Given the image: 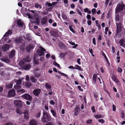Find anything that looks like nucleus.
<instances>
[{"label": "nucleus", "instance_id": "obj_1", "mask_svg": "<svg viewBox=\"0 0 125 125\" xmlns=\"http://www.w3.org/2000/svg\"><path fill=\"white\" fill-rule=\"evenodd\" d=\"M50 120V119L47 113L46 112H43V117L41 119V121L43 123L47 122Z\"/></svg>", "mask_w": 125, "mask_h": 125}, {"label": "nucleus", "instance_id": "obj_2", "mask_svg": "<svg viewBox=\"0 0 125 125\" xmlns=\"http://www.w3.org/2000/svg\"><path fill=\"white\" fill-rule=\"evenodd\" d=\"M124 7L125 5L124 4H118L115 9V12L117 13H119L120 11L123 10Z\"/></svg>", "mask_w": 125, "mask_h": 125}, {"label": "nucleus", "instance_id": "obj_3", "mask_svg": "<svg viewBox=\"0 0 125 125\" xmlns=\"http://www.w3.org/2000/svg\"><path fill=\"white\" fill-rule=\"evenodd\" d=\"M22 97L26 100L31 101L32 99V97L29 94L26 93L22 95Z\"/></svg>", "mask_w": 125, "mask_h": 125}, {"label": "nucleus", "instance_id": "obj_4", "mask_svg": "<svg viewBox=\"0 0 125 125\" xmlns=\"http://www.w3.org/2000/svg\"><path fill=\"white\" fill-rule=\"evenodd\" d=\"M14 103L18 109H21V108L22 104L21 101L19 100H15L14 102Z\"/></svg>", "mask_w": 125, "mask_h": 125}, {"label": "nucleus", "instance_id": "obj_5", "mask_svg": "<svg viewBox=\"0 0 125 125\" xmlns=\"http://www.w3.org/2000/svg\"><path fill=\"white\" fill-rule=\"evenodd\" d=\"M39 48L41 49V50H38L37 51V52L38 55L40 56H41L44 54V53L43 52H45L46 51V50L41 46Z\"/></svg>", "mask_w": 125, "mask_h": 125}, {"label": "nucleus", "instance_id": "obj_6", "mask_svg": "<svg viewBox=\"0 0 125 125\" xmlns=\"http://www.w3.org/2000/svg\"><path fill=\"white\" fill-rule=\"evenodd\" d=\"M32 22L36 25H38L40 23V20L38 18L36 17H31Z\"/></svg>", "mask_w": 125, "mask_h": 125}, {"label": "nucleus", "instance_id": "obj_7", "mask_svg": "<svg viewBox=\"0 0 125 125\" xmlns=\"http://www.w3.org/2000/svg\"><path fill=\"white\" fill-rule=\"evenodd\" d=\"M8 96L9 97H13L15 95V91L13 89H11L8 92Z\"/></svg>", "mask_w": 125, "mask_h": 125}, {"label": "nucleus", "instance_id": "obj_8", "mask_svg": "<svg viewBox=\"0 0 125 125\" xmlns=\"http://www.w3.org/2000/svg\"><path fill=\"white\" fill-rule=\"evenodd\" d=\"M41 92L40 89H34L33 91V94L36 96H38Z\"/></svg>", "mask_w": 125, "mask_h": 125}, {"label": "nucleus", "instance_id": "obj_9", "mask_svg": "<svg viewBox=\"0 0 125 125\" xmlns=\"http://www.w3.org/2000/svg\"><path fill=\"white\" fill-rule=\"evenodd\" d=\"M39 70V69L38 68H36L35 69L34 71V76L37 78H38L41 75L40 73L37 72Z\"/></svg>", "mask_w": 125, "mask_h": 125}, {"label": "nucleus", "instance_id": "obj_10", "mask_svg": "<svg viewBox=\"0 0 125 125\" xmlns=\"http://www.w3.org/2000/svg\"><path fill=\"white\" fill-rule=\"evenodd\" d=\"M10 46V45L9 44H4L2 47V50L4 52H5L9 49Z\"/></svg>", "mask_w": 125, "mask_h": 125}, {"label": "nucleus", "instance_id": "obj_11", "mask_svg": "<svg viewBox=\"0 0 125 125\" xmlns=\"http://www.w3.org/2000/svg\"><path fill=\"white\" fill-rule=\"evenodd\" d=\"M21 67L24 70H29L31 68L30 65L29 64L21 66Z\"/></svg>", "mask_w": 125, "mask_h": 125}, {"label": "nucleus", "instance_id": "obj_12", "mask_svg": "<svg viewBox=\"0 0 125 125\" xmlns=\"http://www.w3.org/2000/svg\"><path fill=\"white\" fill-rule=\"evenodd\" d=\"M23 39L20 36L17 38L15 40V42L16 43H20L21 42Z\"/></svg>", "mask_w": 125, "mask_h": 125}, {"label": "nucleus", "instance_id": "obj_13", "mask_svg": "<svg viewBox=\"0 0 125 125\" xmlns=\"http://www.w3.org/2000/svg\"><path fill=\"white\" fill-rule=\"evenodd\" d=\"M34 47L33 45L30 44L27 46L26 48V50L27 52H29Z\"/></svg>", "mask_w": 125, "mask_h": 125}, {"label": "nucleus", "instance_id": "obj_14", "mask_svg": "<svg viewBox=\"0 0 125 125\" xmlns=\"http://www.w3.org/2000/svg\"><path fill=\"white\" fill-rule=\"evenodd\" d=\"M47 18L45 16L41 20V22L42 25L45 24L47 22Z\"/></svg>", "mask_w": 125, "mask_h": 125}, {"label": "nucleus", "instance_id": "obj_15", "mask_svg": "<svg viewBox=\"0 0 125 125\" xmlns=\"http://www.w3.org/2000/svg\"><path fill=\"white\" fill-rule=\"evenodd\" d=\"M80 110V108H79L77 107L75 108L74 110V112L73 114L75 116H77Z\"/></svg>", "mask_w": 125, "mask_h": 125}, {"label": "nucleus", "instance_id": "obj_16", "mask_svg": "<svg viewBox=\"0 0 125 125\" xmlns=\"http://www.w3.org/2000/svg\"><path fill=\"white\" fill-rule=\"evenodd\" d=\"M29 125H37L36 121L34 119L31 120L30 122Z\"/></svg>", "mask_w": 125, "mask_h": 125}, {"label": "nucleus", "instance_id": "obj_17", "mask_svg": "<svg viewBox=\"0 0 125 125\" xmlns=\"http://www.w3.org/2000/svg\"><path fill=\"white\" fill-rule=\"evenodd\" d=\"M17 23L18 25L20 27L22 26L23 24V22L20 20H18L17 21Z\"/></svg>", "mask_w": 125, "mask_h": 125}, {"label": "nucleus", "instance_id": "obj_18", "mask_svg": "<svg viewBox=\"0 0 125 125\" xmlns=\"http://www.w3.org/2000/svg\"><path fill=\"white\" fill-rule=\"evenodd\" d=\"M15 50H12L9 54L10 57L11 58L13 57L15 55Z\"/></svg>", "mask_w": 125, "mask_h": 125}, {"label": "nucleus", "instance_id": "obj_19", "mask_svg": "<svg viewBox=\"0 0 125 125\" xmlns=\"http://www.w3.org/2000/svg\"><path fill=\"white\" fill-rule=\"evenodd\" d=\"M23 114H24V119H27L29 118V117L27 112L25 111L23 113Z\"/></svg>", "mask_w": 125, "mask_h": 125}, {"label": "nucleus", "instance_id": "obj_20", "mask_svg": "<svg viewBox=\"0 0 125 125\" xmlns=\"http://www.w3.org/2000/svg\"><path fill=\"white\" fill-rule=\"evenodd\" d=\"M30 79L31 82L33 83H35L37 81V79H36L33 76H31L30 77Z\"/></svg>", "mask_w": 125, "mask_h": 125}, {"label": "nucleus", "instance_id": "obj_21", "mask_svg": "<svg viewBox=\"0 0 125 125\" xmlns=\"http://www.w3.org/2000/svg\"><path fill=\"white\" fill-rule=\"evenodd\" d=\"M50 34L53 36H58L57 32L53 31H51L50 32Z\"/></svg>", "mask_w": 125, "mask_h": 125}, {"label": "nucleus", "instance_id": "obj_22", "mask_svg": "<svg viewBox=\"0 0 125 125\" xmlns=\"http://www.w3.org/2000/svg\"><path fill=\"white\" fill-rule=\"evenodd\" d=\"M12 33V31L10 30H9L6 32V33L4 35L3 37H5L6 36H8L9 35H11Z\"/></svg>", "mask_w": 125, "mask_h": 125}, {"label": "nucleus", "instance_id": "obj_23", "mask_svg": "<svg viewBox=\"0 0 125 125\" xmlns=\"http://www.w3.org/2000/svg\"><path fill=\"white\" fill-rule=\"evenodd\" d=\"M67 54V52H65L64 53H61L60 54L59 57L61 58H62L64 57Z\"/></svg>", "mask_w": 125, "mask_h": 125}, {"label": "nucleus", "instance_id": "obj_24", "mask_svg": "<svg viewBox=\"0 0 125 125\" xmlns=\"http://www.w3.org/2000/svg\"><path fill=\"white\" fill-rule=\"evenodd\" d=\"M74 68V69H78L81 71L82 70V69L81 67L77 65H75Z\"/></svg>", "mask_w": 125, "mask_h": 125}, {"label": "nucleus", "instance_id": "obj_25", "mask_svg": "<svg viewBox=\"0 0 125 125\" xmlns=\"http://www.w3.org/2000/svg\"><path fill=\"white\" fill-rule=\"evenodd\" d=\"M112 78L113 80L115 81V82L118 83L119 82V81L117 79L115 76H113L112 77Z\"/></svg>", "mask_w": 125, "mask_h": 125}, {"label": "nucleus", "instance_id": "obj_26", "mask_svg": "<svg viewBox=\"0 0 125 125\" xmlns=\"http://www.w3.org/2000/svg\"><path fill=\"white\" fill-rule=\"evenodd\" d=\"M116 24L117 27V30L120 29L121 27V24L119 22L118 23H116Z\"/></svg>", "mask_w": 125, "mask_h": 125}, {"label": "nucleus", "instance_id": "obj_27", "mask_svg": "<svg viewBox=\"0 0 125 125\" xmlns=\"http://www.w3.org/2000/svg\"><path fill=\"white\" fill-rule=\"evenodd\" d=\"M59 46L61 48H63L65 46V45L62 42H61L59 43Z\"/></svg>", "mask_w": 125, "mask_h": 125}, {"label": "nucleus", "instance_id": "obj_28", "mask_svg": "<svg viewBox=\"0 0 125 125\" xmlns=\"http://www.w3.org/2000/svg\"><path fill=\"white\" fill-rule=\"evenodd\" d=\"M120 45L122 46H125V41L122 39L120 40Z\"/></svg>", "mask_w": 125, "mask_h": 125}, {"label": "nucleus", "instance_id": "obj_29", "mask_svg": "<svg viewBox=\"0 0 125 125\" xmlns=\"http://www.w3.org/2000/svg\"><path fill=\"white\" fill-rule=\"evenodd\" d=\"M22 80L21 79H19L16 81V85H20L21 84Z\"/></svg>", "mask_w": 125, "mask_h": 125}, {"label": "nucleus", "instance_id": "obj_30", "mask_svg": "<svg viewBox=\"0 0 125 125\" xmlns=\"http://www.w3.org/2000/svg\"><path fill=\"white\" fill-rule=\"evenodd\" d=\"M51 111L52 113L53 116L54 117H56L57 116L56 112L52 109L51 110Z\"/></svg>", "mask_w": 125, "mask_h": 125}, {"label": "nucleus", "instance_id": "obj_31", "mask_svg": "<svg viewBox=\"0 0 125 125\" xmlns=\"http://www.w3.org/2000/svg\"><path fill=\"white\" fill-rule=\"evenodd\" d=\"M35 7L36 8H39L40 9H41L42 8L41 6L38 3L35 4Z\"/></svg>", "mask_w": 125, "mask_h": 125}, {"label": "nucleus", "instance_id": "obj_32", "mask_svg": "<svg viewBox=\"0 0 125 125\" xmlns=\"http://www.w3.org/2000/svg\"><path fill=\"white\" fill-rule=\"evenodd\" d=\"M25 61L26 62H30L31 61V59L29 58L28 56L27 57L25 60Z\"/></svg>", "mask_w": 125, "mask_h": 125}, {"label": "nucleus", "instance_id": "obj_33", "mask_svg": "<svg viewBox=\"0 0 125 125\" xmlns=\"http://www.w3.org/2000/svg\"><path fill=\"white\" fill-rule=\"evenodd\" d=\"M14 88L18 90L21 88V87L20 85H16L14 86Z\"/></svg>", "mask_w": 125, "mask_h": 125}, {"label": "nucleus", "instance_id": "obj_34", "mask_svg": "<svg viewBox=\"0 0 125 125\" xmlns=\"http://www.w3.org/2000/svg\"><path fill=\"white\" fill-rule=\"evenodd\" d=\"M97 77V75L96 74H94L93 75V80L94 82H95L96 81Z\"/></svg>", "mask_w": 125, "mask_h": 125}, {"label": "nucleus", "instance_id": "obj_35", "mask_svg": "<svg viewBox=\"0 0 125 125\" xmlns=\"http://www.w3.org/2000/svg\"><path fill=\"white\" fill-rule=\"evenodd\" d=\"M58 73L60 74H61V75L63 76H64L65 77H68V76L67 75H66V74H64V73H62L61 72H60L59 71H58Z\"/></svg>", "mask_w": 125, "mask_h": 125}, {"label": "nucleus", "instance_id": "obj_36", "mask_svg": "<svg viewBox=\"0 0 125 125\" xmlns=\"http://www.w3.org/2000/svg\"><path fill=\"white\" fill-rule=\"evenodd\" d=\"M18 92H20L21 93H24L25 92V90L23 89H21L17 90Z\"/></svg>", "mask_w": 125, "mask_h": 125}, {"label": "nucleus", "instance_id": "obj_37", "mask_svg": "<svg viewBox=\"0 0 125 125\" xmlns=\"http://www.w3.org/2000/svg\"><path fill=\"white\" fill-rule=\"evenodd\" d=\"M120 16L118 14L116 15L115 17V20L117 21H119V20Z\"/></svg>", "mask_w": 125, "mask_h": 125}, {"label": "nucleus", "instance_id": "obj_38", "mask_svg": "<svg viewBox=\"0 0 125 125\" xmlns=\"http://www.w3.org/2000/svg\"><path fill=\"white\" fill-rule=\"evenodd\" d=\"M26 85L27 87H28L31 86L32 84L30 83L27 82L26 83Z\"/></svg>", "mask_w": 125, "mask_h": 125}, {"label": "nucleus", "instance_id": "obj_39", "mask_svg": "<svg viewBox=\"0 0 125 125\" xmlns=\"http://www.w3.org/2000/svg\"><path fill=\"white\" fill-rule=\"evenodd\" d=\"M53 64L55 66H57L59 68H60V65L56 62H54L53 63Z\"/></svg>", "mask_w": 125, "mask_h": 125}, {"label": "nucleus", "instance_id": "obj_40", "mask_svg": "<svg viewBox=\"0 0 125 125\" xmlns=\"http://www.w3.org/2000/svg\"><path fill=\"white\" fill-rule=\"evenodd\" d=\"M12 84L11 83H10V84L7 85V87L8 88H12Z\"/></svg>", "mask_w": 125, "mask_h": 125}, {"label": "nucleus", "instance_id": "obj_41", "mask_svg": "<svg viewBox=\"0 0 125 125\" xmlns=\"http://www.w3.org/2000/svg\"><path fill=\"white\" fill-rule=\"evenodd\" d=\"M102 55L103 56H104V57L105 59H106V60L107 62V63H108V59L107 58V57H106L105 54L103 52V53H102Z\"/></svg>", "mask_w": 125, "mask_h": 125}, {"label": "nucleus", "instance_id": "obj_42", "mask_svg": "<svg viewBox=\"0 0 125 125\" xmlns=\"http://www.w3.org/2000/svg\"><path fill=\"white\" fill-rule=\"evenodd\" d=\"M62 16L63 19H67V17L65 15L63 14H62Z\"/></svg>", "mask_w": 125, "mask_h": 125}, {"label": "nucleus", "instance_id": "obj_43", "mask_svg": "<svg viewBox=\"0 0 125 125\" xmlns=\"http://www.w3.org/2000/svg\"><path fill=\"white\" fill-rule=\"evenodd\" d=\"M45 87L48 89H51V85L48 83H46V84Z\"/></svg>", "mask_w": 125, "mask_h": 125}, {"label": "nucleus", "instance_id": "obj_44", "mask_svg": "<svg viewBox=\"0 0 125 125\" xmlns=\"http://www.w3.org/2000/svg\"><path fill=\"white\" fill-rule=\"evenodd\" d=\"M96 9L95 8H94L92 10V14L94 15L96 13Z\"/></svg>", "mask_w": 125, "mask_h": 125}, {"label": "nucleus", "instance_id": "obj_45", "mask_svg": "<svg viewBox=\"0 0 125 125\" xmlns=\"http://www.w3.org/2000/svg\"><path fill=\"white\" fill-rule=\"evenodd\" d=\"M101 115H94V117L96 118L99 119L101 117Z\"/></svg>", "mask_w": 125, "mask_h": 125}, {"label": "nucleus", "instance_id": "obj_46", "mask_svg": "<svg viewBox=\"0 0 125 125\" xmlns=\"http://www.w3.org/2000/svg\"><path fill=\"white\" fill-rule=\"evenodd\" d=\"M122 71V69L119 67H118V72L120 73H121Z\"/></svg>", "mask_w": 125, "mask_h": 125}, {"label": "nucleus", "instance_id": "obj_47", "mask_svg": "<svg viewBox=\"0 0 125 125\" xmlns=\"http://www.w3.org/2000/svg\"><path fill=\"white\" fill-rule=\"evenodd\" d=\"M46 5H48V7H51L52 6V4L51 3H49L48 2H46L45 4Z\"/></svg>", "mask_w": 125, "mask_h": 125}, {"label": "nucleus", "instance_id": "obj_48", "mask_svg": "<svg viewBox=\"0 0 125 125\" xmlns=\"http://www.w3.org/2000/svg\"><path fill=\"white\" fill-rule=\"evenodd\" d=\"M45 125H55L53 123L49 122L46 124Z\"/></svg>", "mask_w": 125, "mask_h": 125}, {"label": "nucleus", "instance_id": "obj_49", "mask_svg": "<svg viewBox=\"0 0 125 125\" xmlns=\"http://www.w3.org/2000/svg\"><path fill=\"white\" fill-rule=\"evenodd\" d=\"M16 112L17 113L19 114H21L22 113L21 111L19 109H17Z\"/></svg>", "mask_w": 125, "mask_h": 125}, {"label": "nucleus", "instance_id": "obj_50", "mask_svg": "<svg viewBox=\"0 0 125 125\" xmlns=\"http://www.w3.org/2000/svg\"><path fill=\"white\" fill-rule=\"evenodd\" d=\"M34 63L35 64H37L39 63V62L38 60H36L35 59H34Z\"/></svg>", "mask_w": 125, "mask_h": 125}, {"label": "nucleus", "instance_id": "obj_51", "mask_svg": "<svg viewBox=\"0 0 125 125\" xmlns=\"http://www.w3.org/2000/svg\"><path fill=\"white\" fill-rule=\"evenodd\" d=\"M48 13V11L43 12H42V14L43 15H47Z\"/></svg>", "mask_w": 125, "mask_h": 125}, {"label": "nucleus", "instance_id": "obj_52", "mask_svg": "<svg viewBox=\"0 0 125 125\" xmlns=\"http://www.w3.org/2000/svg\"><path fill=\"white\" fill-rule=\"evenodd\" d=\"M91 109L92 110L93 112L94 113L95 112V107L94 106H92L91 107Z\"/></svg>", "mask_w": 125, "mask_h": 125}, {"label": "nucleus", "instance_id": "obj_53", "mask_svg": "<svg viewBox=\"0 0 125 125\" xmlns=\"http://www.w3.org/2000/svg\"><path fill=\"white\" fill-rule=\"evenodd\" d=\"M116 107L115 105L114 104L113 105V110L114 111H115L116 110Z\"/></svg>", "mask_w": 125, "mask_h": 125}, {"label": "nucleus", "instance_id": "obj_54", "mask_svg": "<svg viewBox=\"0 0 125 125\" xmlns=\"http://www.w3.org/2000/svg\"><path fill=\"white\" fill-rule=\"evenodd\" d=\"M52 9V7L48 8L47 9V11H51Z\"/></svg>", "mask_w": 125, "mask_h": 125}, {"label": "nucleus", "instance_id": "obj_55", "mask_svg": "<svg viewBox=\"0 0 125 125\" xmlns=\"http://www.w3.org/2000/svg\"><path fill=\"white\" fill-rule=\"evenodd\" d=\"M26 81H28L29 80V77L28 75H26Z\"/></svg>", "mask_w": 125, "mask_h": 125}, {"label": "nucleus", "instance_id": "obj_56", "mask_svg": "<svg viewBox=\"0 0 125 125\" xmlns=\"http://www.w3.org/2000/svg\"><path fill=\"white\" fill-rule=\"evenodd\" d=\"M86 123L88 124H90L92 122V120H87L86 121Z\"/></svg>", "mask_w": 125, "mask_h": 125}, {"label": "nucleus", "instance_id": "obj_57", "mask_svg": "<svg viewBox=\"0 0 125 125\" xmlns=\"http://www.w3.org/2000/svg\"><path fill=\"white\" fill-rule=\"evenodd\" d=\"M91 22L90 20H88L87 21V23L89 25H90L91 23Z\"/></svg>", "mask_w": 125, "mask_h": 125}, {"label": "nucleus", "instance_id": "obj_58", "mask_svg": "<svg viewBox=\"0 0 125 125\" xmlns=\"http://www.w3.org/2000/svg\"><path fill=\"white\" fill-rule=\"evenodd\" d=\"M110 0H106L105 4L107 6L109 3Z\"/></svg>", "mask_w": 125, "mask_h": 125}, {"label": "nucleus", "instance_id": "obj_59", "mask_svg": "<svg viewBox=\"0 0 125 125\" xmlns=\"http://www.w3.org/2000/svg\"><path fill=\"white\" fill-rule=\"evenodd\" d=\"M98 121L100 123H103L104 122V121L103 119H100L98 120Z\"/></svg>", "mask_w": 125, "mask_h": 125}, {"label": "nucleus", "instance_id": "obj_60", "mask_svg": "<svg viewBox=\"0 0 125 125\" xmlns=\"http://www.w3.org/2000/svg\"><path fill=\"white\" fill-rule=\"evenodd\" d=\"M86 17L88 19H90L91 18V17L90 15L89 14H88L87 15Z\"/></svg>", "mask_w": 125, "mask_h": 125}, {"label": "nucleus", "instance_id": "obj_61", "mask_svg": "<svg viewBox=\"0 0 125 125\" xmlns=\"http://www.w3.org/2000/svg\"><path fill=\"white\" fill-rule=\"evenodd\" d=\"M93 41L94 44V45H96L95 39V38H93Z\"/></svg>", "mask_w": 125, "mask_h": 125}, {"label": "nucleus", "instance_id": "obj_62", "mask_svg": "<svg viewBox=\"0 0 125 125\" xmlns=\"http://www.w3.org/2000/svg\"><path fill=\"white\" fill-rule=\"evenodd\" d=\"M80 59L79 58L77 60V63L79 64H81V62H80Z\"/></svg>", "mask_w": 125, "mask_h": 125}, {"label": "nucleus", "instance_id": "obj_63", "mask_svg": "<svg viewBox=\"0 0 125 125\" xmlns=\"http://www.w3.org/2000/svg\"><path fill=\"white\" fill-rule=\"evenodd\" d=\"M57 123L59 125H62V124L61 122L59 121H57Z\"/></svg>", "mask_w": 125, "mask_h": 125}, {"label": "nucleus", "instance_id": "obj_64", "mask_svg": "<svg viewBox=\"0 0 125 125\" xmlns=\"http://www.w3.org/2000/svg\"><path fill=\"white\" fill-rule=\"evenodd\" d=\"M5 125H13V124L11 123H6Z\"/></svg>", "mask_w": 125, "mask_h": 125}]
</instances>
